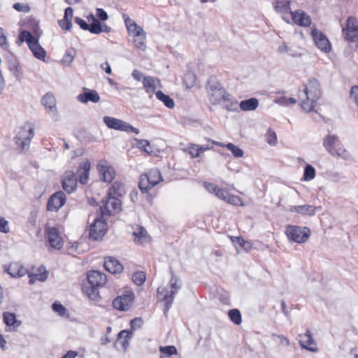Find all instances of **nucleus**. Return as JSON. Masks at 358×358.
I'll return each instance as SVG.
<instances>
[{"label":"nucleus","instance_id":"412c9836","mask_svg":"<svg viewBox=\"0 0 358 358\" xmlns=\"http://www.w3.org/2000/svg\"><path fill=\"white\" fill-rule=\"evenodd\" d=\"M88 282L94 287H101L106 282V275L97 271H91L87 273Z\"/></svg>","mask_w":358,"mask_h":358},{"label":"nucleus","instance_id":"7c9ffc66","mask_svg":"<svg viewBox=\"0 0 358 358\" xmlns=\"http://www.w3.org/2000/svg\"><path fill=\"white\" fill-rule=\"evenodd\" d=\"M210 149L208 146L199 145L196 144H190L185 149V151L187 152L192 158H196L205 150Z\"/></svg>","mask_w":358,"mask_h":358},{"label":"nucleus","instance_id":"0eeeda50","mask_svg":"<svg viewBox=\"0 0 358 358\" xmlns=\"http://www.w3.org/2000/svg\"><path fill=\"white\" fill-rule=\"evenodd\" d=\"M103 205L100 207L101 216H110L117 213L121 210V201L117 197L108 195L103 199Z\"/></svg>","mask_w":358,"mask_h":358},{"label":"nucleus","instance_id":"72a5a7b5","mask_svg":"<svg viewBox=\"0 0 358 358\" xmlns=\"http://www.w3.org/2000/svg\"><path fill=\"white\" fill-rule=\"evenodd\" d=\"M212 143L220 147L226 148L230 150L232 155L236 158L242 157L243 156V151L233 143H229L227 144H224L217 141H212Z\"/></svg>","mask_w":358,"mask_h":358},{"label":"nucleus","instance_id":"603ef678","mask_svg":"<svg viewBox=\"0 0 358 358\" xmlns=\"http://www.w3.org/2000/svg\"><path fill=\"white\" fill-rule=\"evenodd\" d=\"M274 102L281 106H287L296 103V100L292 97L280 96L274 100Z\"/></svg>","mask_w":358,"mask_h":358},{"label":"nucleus","instance_id":"f704fd0d","mask_svg":"<svg viewBox=\"0 0 358 358\" xmlns=\"http://www.w3.org/2000/svg\"><path fill=\"white\" fill-rule=\"evenodd\" d=\"M330 149V154L334 157H341L347 159L349 157V154L347 150L343 148L339 141L335 146L334 149Z\"/></svg>","mask_w":358,"mask_h":358},{"label":"nucleus","instance_id":"a18cd8bd","mask_svg":"<svg viewBox=\"0 0 358 358\" xmlns=\"http://www.w3.org/2000/svg\"><path fill=\"white\" fill-rule=\"evenodd\" d=\"M97 287L91 285V287L85 288V292L92 301H98L101 299Z\"/></svg>","mask_w":358,"mask_h":358},{"label":"nucleus","instance_id":"e2e57ef3","mask_svg":"<svg viewBox=\"0 0 358 358\" xmlns=\"http://www.w3.org/2000/svg\"><path fill=\"white\" fill-rule=\"evenodd\" d=\"M0 231L3 233L9 231L8 222L2 217H0Z\"/></svg>","mask_w":358,"mask_h":358},{"label":"nucleus","instance_id":"c85d7f7f","mask_svg":"<svg viewBox=\"0 0 358 358\" xmlns=\"http://www.w3.org/2000/svg\"><path fill=\"white\" fill-rule=\"evenodd\" d=\"M259 106V101L256 98H250L246 100L241 101L239 103V107L243 111L255 110Z\"/></svg>","mask_w":358,"mask_h":358},{"label":"nucleus","instance_id":"09e8293b","mask_svg":"<svg viewBox=\"0 0 358 358\" xmlns=\"http://www.w3.org/2000/svg\"><path fill=\"white\" fill-rule=\"evenodd\" d=\"M124 17L127 31L129 36H131L132 34H134V32L138 30L140 27L137 25V24L129 17H125L124 15Z\"/></svg>","mask_w":358,"mask_h":358},{"label":"nucleus","instance_id":"49530a36","mask_svg":"<svg viewBox=\"0 0 358 358\" xmlns=\"http://www.w3.org/2000/svg\"><path fill=\"white\" fill-rule=\"evenodd\" d=\"M274 8L277 12L286 13L290 10V3L289 1L285 0L277 1Z\"/></svg>","mask_w":358,"mask_h":358},{"label":"nucleus","instance_id":"6e6d98bb","mask_svg":"<svg viewBox=\"0 0 358 358\" xmlns=\"http://www.w3.org/2000/svg\"><path fill=\"white\" fill-rule=\"evenodd\" d=\"M145 39V34H143L141 36L134 38L132 41L133 43L134 44L136 48L143 50L145 49L146 47Z\"/></svg>","mask_w":358,"mask_h":358},{"label":"nucleus","instance_id":"2eb2a0df","mask_svg":"<svg viewBox=\"0 0 358 358\" xmlns=\"http://www.w3.org/2000/svg\"><path fill=\"white\" fill-rule=\"evenodd\" d=\"M97 169L102 181L110 182L115 178V171L107 161H101L97 165Z\"/></svg>","mask_w":358,"mask_h":358},{"label":"nucleus","instance_id":"f03ea898","mask_svg":"<svg viewBox=\"0 0 358 358\" xmlns=\"http://www.w3.org/2000/svg\"><path fill=\"white\" fill-rule=\"evenodd\" d=\"M203 187L210 194H214L218 199L236 206H243L244 203L242 199L236 195L231 194L229 190L225 188H221L213 183L204 182Z\"/></svg>","mask_w":358,"mask_h":358},{"label":"nucleus","instance_id":"2f4dec72","mask_svg":"<svg viewBox=\"0 0 358 358\" xmlns=\"http://www.w3.org/2000/svg\"><path fill=\"white\" fill-rule=\"evenodd\" d=\"M37 273L29 274V284H34L36 280L43 282L48 278V272L45 268L43 266L40 267L38 270Z\"/></svg>","mask_w":358,"mask_h":358},{"label":"nucleus","instance_id":"58836bf2","mask_svg":"<svg viewBox=\"0 0 358 358\" xmlns=\"http://www.w3.org/2000/svg\"><path fill=\"white\" fill-rule=\"evenodd\" d=\"M338 142L339 139L336 135H328L324 138L323 145L330 154L329 148L334 150Z\"/></svg>","mask_w":358,"mask_h":358},{"label":"nucleus","instance_id":"4468645a","mask_svg":"<svg viewBox=\"0 0 358 358\" xmlns=\"http://www.w3.org/2000/svg\"><path fill=\"white\" fill-rule=\"evenodd\" d=\"M315 45L322 51L329 52L331 50L329 41L320 31L315 29L311 32Z\"/></svg>","mask_w":358,"mask_h":358},{"label":"nucleus","instance_id":"bb28decb","mask_svg":"<svg viewBox=\"0 0 358 358\" xmlns=\"http://www.w3.org/2000/svg\"><path fill=\"white\" fill-rule=\"evenodd\" d=\"M78 100L82 103H87L88 101L97 103L100 100V96L94 90H86L78 96Z\"/></svg>","mask_w":358,"mask_h":358},{"label":"nucleus","instance_id":"f257e3e1","mask_svg":"<svg viewBox=\"0 0 358 358\" xmlns=\"http://www.w3.org/2000/svg\"><path fill=\"white\" fill-rule=\"evenodd\" d=\"M320 96V87L316 79H310L303 91L299 93V99L302 109L310 112L315 108Z\"/></svg>","mask_w":358,"mask_h":358},{"label":"nucleus","instance_id":"338daca9","mask_svg":"<svg viewBox=\"0 0 358 358\" xmlns=\"http://www.w3.org/2000/svg\"><path fill=\"white\" fill-rule=\"evenodd\" d=\"M73 10L71 7H68L65 10L64 18H66V20H68L69 24H70V22H71V20L73 17Z\"/></svg>","mask_w":358,"mask_h":358},{"label":"nucleus","instance_id":"6e6552de","mask_svg":"<svg viewBox=\"0 0 358 358\" xmlns=\"http://www.w3.org/2000/svg\"><path fill=\"white\" fill-rule=\"evenodd\" d=\"M143 321L140 317H136L131 320L130 325L131 331L122 330L120 331L117 336V341H119L123 348L126 350L129 345V340L131 338L132 331L141 328Z\"/></svg>","mask_w":358,"mask_h":358},{"label":"nucleus","instance_id":"a211bd4d","mask_svg":"<svg viewBox=\"0 0 358 358\" xmlns=\"http://www.w3.org/2000/svg\"><path fill=\"white\" fill-rule=\"evenodd\" d=\"M63 189L68 193H71L76 189L77 178L72 171H66L62 181Z\"/></svg>","mask_w":358,"mask_h":358},{"label":"nucleus","instance_id":"4c0bfd02","mask_svg":"<svg viewBox=\"0 0 358 358\" xmlns=\"http://www.w3.org/2000/svg\"><path fill=\"white\" fill-rule=\"evenodd\" d=\"M132 147H136L146 153L152 152L150 143L147 140H141L138 138H134L132 143Z\"/></svg>","mask_w":358,"mask_h":358},{"label":"nucleus","instance_id":"6ab92c4d","mask_svg":"<svg viewBox=\"0 0 358 358\" xmlns=\"http://www.w3.org/2000/svg\"><path fill=\"white\" fill-rule=\"evenodd\" d=\"M41 102L45 108L48 109L49 111L52 113V117H54L55 120H57L58 117V112L56 108L57 101L54 95L51 93L45 94L43 96Z\"/></svg>","mask_w":358,"mask_h":358},{"label":"nucleus","instance_id":"ea45409f","mask_svg":"<svg viewBox=\"0 0 358 358\" xmlns=\"http://www.w3.org/2000/svg\"><path fill=\"white\" fill-rule=\"evenodd\" d=\"M76 55V51L75 49H68L61 60L62 65L64 66H69L73 62Z\"/></svg>","mask_w":358,"mask_h":358},{"label":"nucleus","instance_id":"37998d69","mask_svg":"<svg viewBox=\"0 0 358 358\" xmlns=\"http://www.w3.org/2000/svg\"><path fill=\"white\" fill-rule=\"evenodd\" d=\"M158 100L161 101L168 108L172 109L175 106L173 99L160 90H158Z\"/></svg>","mask_w":358,"mask_h":358},{"label":"nucleus","instance_id":"4d7b16f0","mask_svg":"<svg viewBox=\"0 0 358 358\" xmlns=\"http://www.w3.org/2000/svg\"><path fill=\"white\" fill-rule=\"evenodd\" d=\"M87 30L96 34L103 31V26L98 20H94V22L89 26V29Z\"/></svg>","mask_w":358,"mask_h":358},{"label":"nucleus","instance_id":"0e129e2a","mask_svg":"<svg viewBox=\"0 0 358 358\" xmlns=\"http://www.w3.org/2000/svg\"><path fill=\"white\" fill-rule=\"evenodd\" d=\"M60 27L64 30H70V29L72 27V23L70 22V24H68V20H66V18H63L61 20H59L58 22Z\"/></svg>","mask_w":358,"mask_h":358},{"label":"nucleus","instance_id":"473e14b6","mask_svg":"<svg viewBox=\"0 0 358 358\" xmlns=\"http://www.w3.org/2000/svg\"><path fill=\"white\" fill-rule=\"evenodd\" d=\"M125 194L124 186L119 182H115L112 187L108 189V195L110 196L117 197L122 196Z\"/></svg>","mask_w":358,"mask_h":358},{"label":"nucleus","instance_id":"3c124183","mask_svg":"<svg viewBox=\"0 0 358 358\" xmlns=\"http://www.w3.org/2000/svg\"><path fill=\"white\" fill-rule=\"evenodd\" d=\"M315 177V168L310 164H307L304 169L303 180L305 181H310V180H313Z\"/></svg>","mask_w":358,"mask_h":358},{"label":"nucleus","instance_id":"e433bc0d","mask_svg":"<svg viewBox=\"0 0 358 358\" xmlns=\"http://www.w3.org/2000/svg\"><path fill=\"white\" fill-rule=\"evenodd\" d=\"M227 100H222V105L223 107L229 111H236L237 110L239 104L236 100L233 99V97L228 93V97H226Z\"/></svg>","mask_w":358,"mask_h":358},{"label":"nucleus","instance_id":"20e7f679","mask_svg":"<svg viewBox=\"0 0 358 358\" xmlns=\"http://www.w3.org/2000/svg\"><path fill=\"white\" fill-rule=\"evenodd\" d=\"M34 134V127L30 123H26L17 131L15 142L22 150H27Z\"/></svg>","mask_w":358,"mask_h":358},{"label":"nucleus","instance_id":"cd10ccee","mask_svg":"<svg viewBox=\"0 0 358 358\" xmlns=\"http://www.w3.org/2000/svg\"><path fill=\"white\" fill-rule=\"evenodd\" d=\"M103 122L111 129L123 131L126 122L111 117H104Z\"/></svg>","mask_w":358,"mask_h":358},{"label":"nucleus","instance_id":"9b49d317","mask_svg":"<svg viewBox=\"0 0 358 358\" xmlns=\"http://www.w3.org/2000/svg\"><path fill=\"white\" fill-rule=\"evenodd\" d=\"M157 185V179L155 176L143 174L141 176L138 187L141 192L144 194L148 193L147 200L152 203L153 197L149 194V191L155 187Z\"/></svg>","mask_w":358,"mask_h":358},{"label":"nucleus","instance_id":"5fc2aeb1","mask_svg":"<svg viewBox=\"0 0 358 358\" xmlns=\"http://www.w3.org/2000/svg\"><path fill=\"white\" fill-rule=\"evenodd\" d=\"M145 273L143 271H138L133 274L132 280L137 285H141L145 281Z\"/></svg>","mask_w":358,"mask_h":358},{"label":"nucleus","instance_id":"8fccbe9b","mask_svg":"<svg viewBox=\"0 0 358 358\" xmlns=\"http://www.w3.org/2000/svg\"><path fill=\"white\" fill-rule=\"evenodd\" d=\"M124 17L127 31L129 36H131L132 34H134V32L138 30L140 27L137 25V24L129 17H125L124 15Z\"/></svg>","mask_w":358,"mask_h":358},{"label":"nucleus","instance_id":"f8f14e48","mask_svg":"<svg viewBox=\"0 0 358 358\" xmlns=\"http://www.w3.org/2000/svg\"><path fill=\"white\" fill-rule=\"evenodd\" d=\"M299 343L303 349H306L312 352H317L316 341L313 338L309 329H307L304 334H300L298 336Z\"/></svg>","mask_w":358,"mask_h":358},{"label":"nucleus","instance_id":"774afa93","mask_svg":"<svg viewBox=\"0 0 358 358\" xmlns=\"http://www.w3.org/2000/svg\"><path fill=\"white\" fill-rule=\"evenodd\" d=\"M75 22L84 30H87L89 29L88 24L83 19L80 17H76Z\"/></svg>","mask_w":358,"mask_h":358},{"label":"nucleus","instance_id":"a878e982","mask_svg":"<svg viewBox=\"0 0 358 358\" xmlns=\"http://www.w3.org/2000/svg\"><path fill=\"white\" fill-rule=\"evenodd\" d=\"M315 209L316 208L313 206L304 204L299 206H292L289 208V211L303 215L313 216L315 214Z\"/></svg>","mask_w":358,"mask_h":358},{"label":"nucleus","instance_id":"423d86ee","mask_svg":"<svg viewBox=\"0 0 358 358\" xmlns=\"http://www.w3.org/2000/svg\"><path fill=\"white\" fill-rule=\"evenodd\" d=\"M285 234L289 240L297 243H303L309 238L310 231L306 227L288 225L286 227Z\"/></svg>","mask_w":358,"mask_h":358},{"label":"nucleus","instance_id":"5701e85b","mask_svg":"<svg viewBox=\"0 0 358 358\" xmlns=\"http://www.w3.org/2000/svg\"><path fill=\"white\" fill-rule=\"evenodd\" d=\"M6 271L13 278H19L25 275L28 272L19 262H13L6 268Z\"/></svg>","mask_w":358,"mask_h":358},{"label":"nucleus","instance_id":"c03bdc74","mask_svg":"<svg viewBox=\"0 0 358 358\" xmlns=\"http://www.w3.org/2000/svg\"><path fill=\"white\" fill-rule=\"evenodd\" d=\"M160 351V358H166L169 357L173 355L178 354V350L173 345H169V346H165V347H160L159 348Z\"/></svg>","mask_w":358,"mask_h":358},{"label":"nucleus","instance_id":"dca6fc26","mask_svg":"<svg viewBox=\"0 0 358 358\" xmlns=\"http://www.w3.org/2000/svg\"><path fill=\"white\" fill-rule=\"evenodd\" d=\"M65 202V194L62 191L57 192L50 197L47 208L48 210L57 211L64 205Z\"/></svg>","mask_w":358,"mask_h":358},{"label":"nucleus","instance_id":"13d9d810","mask_svg":"<svg viewBox=\"0 0 358 358\" xmlns=\"http://www.w3.org/2000/svg\"><path fill=\"white\" fill-rule=\"evenodd\" d=\"M20 37L22 41H26L27 43L28 46L31 44V43L36 40V38L31 34V33L27 31H22Z\"/></svg>","mask_w":358,"mask_h":358},{"label":"nucleus","instance_id":"39448f33","mask_svg":"<svg viewBox=\"0 0 358 358\" xmlns=\"http://www.w3.org/2000/svg\"><path fill=\"white\" fill-rule=\"evenodd\" d=\"M178 279L172 277L171 280V288L169 290L163 289L160 292V295L162 298L160 299L162 305L164 306V313L165 316L167 315V313L173 303L174 295L180 289V285H178Z\"/></svg>","mask_w":358,"mask_h":358},{"label":"nucleus","instance_id":"c756f323","mask_svg":"<svg viewBox=\"0 0 358 358\" xmlns=\"http://www.w3.org/2000/svg\"><path fill=\"white\" fill-rule=\"evenodd\" d=\"M29 49L34 55L38 59L44 60L46 57V52L41 45L38 43V40H35L29 45Z\"/></svg>","mask_w":358,"mask_h":358},{"label":"nucleus","instance_id":"680f3d73","mask_svg":"<svg viewBox=\"0 0 358 358\" xmlns=\"http://www.w3.org/2000/svg\"><path fill=\"white\" fill-rule=\"evenodd\" d=\"M350 98L356 103L358 106V86L352 87L350 90Z\"/></svg>","mask_w":358,"mask_h":358},{"label":"nucleus","instance_id":"ddd939ff","mask_svg":"<svg viewBox=\"0 0 358 358\" xmlns=\"http://www.w3.org/2000/svg\"><path fill=\"white\" fill-rule=\"evenodd\" d=\"M106 231V223L101 217H97L94 220L93 224L90 226V236L94 241L101 238Z\"/></svg>","mask_w":358,"mask_h":358},{"label":"nucleus","instance_id":"69168bd1","mask_svg":"<svg viewBox=\"0 0 358 358\" xmlns=\"http://www.w3.org/2000/svg\"><path fill=\"white\" fill-rule=\"evenodd\" d=\"M0 45L3 48H6L8 46L6 37L4 34L3 29L1 27H0Z\"/></svg>","mask_w":358,"mask_h":358},{"label":"nucleus","instance_id":"4be33fe9","mask_svg":"<svg viewBox=\"0 0 358 358\" xmlns=\"http://www.w3.org/2000/svg\"><path fill=\"white\" fill-rule=\"evenodd\" d=\"M134 241L136 244L143 245L150 242V237L147 231L141 226H138L133 231Z\"/></svg>","mask_w":358,"mask_h":358},{"label":"nucleus","instance_id":"79ce46f5","mask_svg":"<svg viewBox=\"0 0 358 358\" xmlns=\"http://www.w3.org/2000/svg\"><path fill=\"white\" fill-rule=\"evenodd\" d=\"M3 321L7 326L19 327L21 322L16 320L15 315L11 313L6 312L3 315Z\"/></svg>","mask_w":358,"mask_h":358},{"label":"nucleus","instance_id":"052dcab7","mask_svg":"<svg viewBox=\"0 0 358 358\" xmlns=\"http://www.w3.org/2000/svg\"><path fill=\"white\" fill-rule=\"evenodd\" d=\"M52 309L61 316L64 315L66 312V308L60 303H54L52 304Z\"/></svg>","mask_w":358,"mask_h":358},{"label":"nucleus","instance_id":"de8ad7c7","mask_svg":"<svg viewBox=\"0 0 358 358\" xmlns=\"http://www.w3.org/2000/svg\"><path fill=\"white\" fill-rule=\"evenodd\" d=\"M230 320L236 325L241 324L242 322L241 314L238 309H232L228 312Z\"/></svg>","mask_w":358,"mask_h":358},{"label":"nucleus","instance_id":"1a4fd4ad","mask_svg":"<svg viewBox=\"0 0 358 358\" xmlns=\"http://www.w3.org/2000/svg\"><path fill=\"white\" fill-rule=\"evenodd\" d=\"M135 295L131 291H127L122 295L116 297L113 301V307L120 311L129 310L134 303Z\"/></svg>","mask_w":358,"mask_h":358},{"label":"nucleus","instance_id":"7ed1b4c3","mask_svg":"<svg viewBox=\"0 0 358 358\" xmlns=\"http://www.w3.org/2000/svg\"><path fill=\"white\" fill-rule=\"evenodd\" d=\"M206 91L209 101L213 105L221 104L222 100H227L226 97H228V92L215 77H210L208 79Z\"/></svg>","mask_w":358,"mask_h":358},{"label":"nucleus","instance_id":"bf43d9fd","mask_svg":"<svg viewBox=\"0 0 358 358\" xmlns=\"http://www.w3.org/2000/svg\"><path fill=\"white\" fill-rule=\"evenodd\" d=\"M267 142L269 145H275L277 143V136L275 131L269 129L267 132Z\"/></svg>","mask_w":358,"mask_h":358},{"label":"nucleus","instance_id":"aec40b11","mask_svg":"<svg viewBox=\"0 0 358 358\" xmlns=\"http://www.w3.org/2000/svg\"><path fill=\"white\" fill-rule=\"evenodd\" d=\"M292 19L296 24L301 27H308L311 24L310 17L302 10L291 12Z\"/></svg>","mask_w":358,"mask_h":358},{"label":"nucleus","instance_id":"a19ab883","mask_svg":"<svg viewBox=\"0 0 358 358\" xmlns=\"http://www.w3.org/2000/svg\"><path fill=\"white\" fill-rule=\"evenodd\" d=\"M143 87L146 92L149 94H155L156 90L155 80L152 77H145L143 80Z\"/></svg>","mask_w":358,"mask_h":358},{"label":"nucleus","instance_id":"f3484780","mask_svg":"<svg viewBox=\"0 0 358 358\" xmlns=\"http://www.w3.org/2000/svg\"><path fill=\"white\" fill-rule=\"evenodd\" d=\"M46 234L50 246L55 249L59 250L63 246V240L59 231L55 227L46 229Z\"/></svg>","mask_w":358,"mask_h":358},{"label":"nucleus","instance_id":"393cba45","mask_svg":"<svg viewBox=\"0 0 358 358\" xmlns=\"http://www.w3.org/2000/svg\"><path fill=\"white\" fill-rule=\"evenodd\" d=\"M105 268L111 273H119L123 271V266L117 259L108 257L105 259Z\"/></svg>","mask_w":358,"mask_h":358},{"label":"nucleus","instance_id":"b1692460","mask_svg":"<svg viewBox=\"0 0 358 358\" xmlns=\"http://www.w3.org/2000/svg\"><path fill=\"white\" fill-rule=\"evenodd\" d=\"M90 167V163L88 160H85L80 163V166L77 171V174L79 178V181L81 184L85 185L87 183Z\"/></svg>","mask_w":358,"mask_h":358},{"label":"nucleus","instance_id":"864d4df0","mask_svg":"<svg viewBox=\"0 0 358 358\" xmlns=\"http://www.w3.org/2000/svg\"><path fill=\"white\" fill-rule=\"evenodd\" d=\"M196 82V76L192 73L185 74L183 80L184 85L187 89L192 87Z\"/></svg>","mask_w":358,"mask_h":358},{"label":"nucleus","instance_id":"9d476101","mask_svg":"<svg viewBox=\"0 0 358 358\" xmlns=\"http://www.w3.org/2000/svg\"><path fill=\"white\" fill-rule=\"evenodd\" d=\"M343 34L348 41H354L358 38V21L352 16L347 18L345 26L343 27Z\"/></svg>","mask_w":358,"mask_h":358},{"label":"nucleus","instance_id":"c9c22d12","mask_svg":"<svg viewBox=\"0 0 358 358\" xmlns=\"http://www.w3.org/2000/svg\"><path fill=\"white\" fill-rule=\"evenodd\" d=\"M9 70L18 81H20L23 79V71L17 62L14 61L10 62L9 64Z\"/></svg>","mask_w":358,"mask_h":358}]
</instances>
